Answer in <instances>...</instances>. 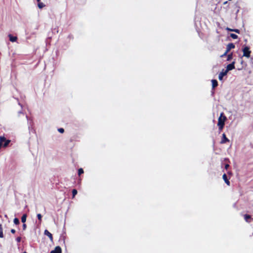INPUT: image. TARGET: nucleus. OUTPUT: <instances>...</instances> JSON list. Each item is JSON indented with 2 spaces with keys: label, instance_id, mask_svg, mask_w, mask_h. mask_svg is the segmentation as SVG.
Here are the masks:
<instances>
[{
  "label": "nucleus",
  "instance_id": "f257e3e1",
  "mask_svg": "<svg viewBox=\"0 0 253 253\" xmlns=\"http://www.w3.org/2000/svg\"><path fill=\"white\" fill-rule=\"evenodd\" d=\"M227 120L226 116L224 115L223 113H221L218 119L217 126L219 127V130H221L224 126L225 122Z\"/></svg>",
  "mask_w": 253,
  "mask_h": 253
},
{
  "label": "nucleus",
  "instance_id": "f03ea898",
  "mask_svg": "<svg viewBox=\"0 0 253 253\" xmlns=\"http://www.w3.org/2000/svg\"><path fill=\"white\" fill-rule=\"evenodd\" d=\"M9 142L10 141L9 140H6L4 136H0V149L1 148L2 146L6 147L8 145Z\"/></svg>",
  "mask_w": 253,
  "mask_h": 253
},
{
  "label": "nucleus",
  "instance_id": "7ed1b4c3",
  "mask_svg": "<svg viewBox=\"0 0 253 253\" xmlns=\"http://www.w3.org/2000/svg\"><path fill=\"white\" fill-rule=\"evenodd\" d=\"M243 56L247 58L250 57L251 51L250 50V48L248 46H245L243 48Z\"/></svg>",
  "mask_w": 253,
  "mask_h": 253
},
{
  "label": "nucleus",
  "instance_id": "20e7f679",
  "mask_svg": "<svg viewBox=\"0 0 253 253\" xmlns=\"http://www.w3.org/2000/svg\"><path fill=\"white\" fill-rule=\"evenodd\" d=\"M235 61H233L232 63L228 64L226 69V71L228 72L229 71H231L235 68Z\"/></svg>",
  "mask_w": 253,
  "mask_h": 253
},
{
  "label": "nucleus",
  "instance_id": "39448f33",
  "mask_svg": "<svg viewBox=\"0 0 253 253\" xmlns=\"http://www.w3.org/2000/svg\"><path fill=\"white\" fill-rule=\"evenodd\" d=\"M227 72L225 70L223 69L222 71L219 73L218 76V79L219 80L221 81L224 76L227 75Z\"/></svg>",
  "mask_w": 253,
  "mask_h": 253
},
{
  "label": "nucleus",
  "instance_id": "423d86ee",
  "mask_svg": "<svg viewBox=\"0 0 253 253\" xmlns=\"http://www.w3.org/2000/svg\"><path fill=\"white\" fill-rule=\"evenodd\" d=\"M229 140L226 137V135L224 133L222 134V138L221 141V143H225L226 142H229Z\"/></svg>",
  "mask_w": 253,
  "mask_h": 253
},
{
  "label": "nucleus",
  "instance_id": "0eeeda50",
  "mask_svg": "<svg viewBox=\"0 0 253 253\" xmlns=\"http://www.w3.org/2000/svg\"><path fill=\"white\" fill-rule=\"evenodd\" d=\"M235 47V45L233 43H229L227 45L226 50L227 52H229L231 49L234 48Z\"/></svg>",
  "mask_w": 253,
  "mask_h": 253
},
{
  "label": "nucleus",
  "instance_id": "6e6552de",
  "mask_svg": "<svg viewBox=\"0 0 253 253\" xmlns=\"http://www.w3.org/2000/svg\"><path fill=\"white\" fill-rule=\"evenodd\" d=\"M44 234L49 238L50 241L53 240L52 235L48 230H45L44 231Z\"/></svg>",
  "mask_w": 253,
  "mask_h": 253
},
{
  "label": "nucleus",
  "instance_id": "1a4fd4ad",
  "mask_svg": "<svg viewBox=\"0 0 253 253\" xmlns=\"http://www.w3.org/2000/svg\"><path fill=\"white\" fill-rule=\"evenodd\" d=\"M51 252H53V253H61V249L60 247L57 246Z\"/></svg>",
  "mask_w": 253,
  "mask_h": 253
},
{
  "label": "nucleus",
  "instance_id": "9d476101",
  "mask_svg": "<svg viewBox=\"0 0 253 253\" xmlns=\"http://www.w3.org/2000/svg\"><path fill=\"white\" fill-rule=\"evenodd\" d=\"M51 252H53V253H61V249L60 247L57 246Z\"/></svg>",
  "mask_w": 253,
  "mask_h": 253
},
{
  "label": "nucleus",
  "instance_id": "9b49d317",
  "mask_svg": "<svg viewBox=\"0 0 253 253\" xmlns=\"http://www.w3.org/2000/svg\"><path fill=\"white\" fill-rule=\"evenodd\" d=\"M8 37L9 38V40L11 42H15L17 40V37H16L12 36L11 35H9Z\"/></svg>",
  "mask_w": 253,
  "mask_h": 253
},
{
  "label": "nucleus",
  "instance_id": "f8f14e48",
  "mask_svg": "<svg viewBox=\"0 0 253 253\" xmlns=\"http://www.w3.org/2000/svg\"><path fill=\"white\" fill-rule=\"evenodd\" d=\"M223 180H224L225 182L228 185H230V182L227 179V176L225 174H224L223 175Z\"/></svg>",
  "mask_w": 253,
  "mask_h": 253
},
{
  "label": "nucleus",
  "instance_id": "ddd939ff",
  "mask_svg": "<svg viewBox=\"0 0 253 253\" xmlns=\"http://www.w3.org/2000/svg\"><path fill=\"white\" fill-rule=\"evenodd\" d=\"M211 82H212V85L213 88L215 87L218 84L216 80H212L211 81Z\"/></svg>",
  "mask_w": 253,
  "mask_h": 253
},
{
  "label": "nucleus",
  "instance_id": "4468645a",
  "mask_svg": "<svg viewBox=\"0 0 253 253\" xmlns=\"http://www.w3.org/2000/svg\"><path fill=\"white\" fill-rule=\"evenodd\" d=\"M38 6L39 8L42 9L45 6V4L42 2H39L38 3Z\"/></svg>",
  "mask_w": 253,
  "mask_h": 253
},
{
  "label": "nucleus",
  "instance_id": "2eb2a0df",
  "mask_svg": "<svg viewBox=\"0 0 253 253\" xmlns=\"http://www.w3.org/2000/svg\"><path fill=\"white\" fill-rule=\"evenodd\" d=\"M251 218V216L250 215H248V214H245L244 215V218L245 219V220L249 222V219H250V218Z\"/></svg>",
  "mask_w": 253,
  "mask_h": 253
},
{
  "label": "nucleus",
  "instance_id": "dca6fc26",
  "mask_svg": "<svg viewBox=\"0 0 253 253\" xmlns=\"http://www.w3.org/2000/svg\"><path fill=\"white\" fill-rule=\"evenodd\" d=\"M26 218H27V215L26 214H23L21 217V221L23 222V223H25L26 222Z\"/></svg>",
  "mask_w": 253,
  "mask_h": 253
},
{
  "label": "nucleus",
  "instance_id": "f3484780",
  "mask_svg": "<svg viewBox=\"0 0 253 253\" xmlns=\"http://www.w3.org/2000/svg\"><path fill=\"white\" fill-rule=\"evenodd\" d=\"M3 237V229L2 227L1 224H0V238H2Z\"/></svg>",
  "mask_w": 253,
  "mask_h": 253
},
{
  "label": "nucleus",
  "instance_id": "a211bd4d",
  "mask_svg": "<svg viewBox=\"0 0 253 253\" xmlns=\"http://www.w3.org/2000/svg\"><path fill=\"white\" fill-rule=\"evenodd\" d=\"M230 37L233 39H237L238 38V36L234 34H230Z\"/></svg>",
  "mask_w": 253,
  "mask_h": 253
},
{
  "label": "nucleus",
  "instance_id": "6ab92c4d",
  "mask_svg": "<svg viewBox=\"0 0 253 253\" xmlns=\"http://www.w3.org/2000/svg\"><path fill=\"white\" fill-rule=\"evenodd\" d=\"M37 217H38V219L39 220L40 223H41V221H42V215H41V214L38 213L37 214Z\"/></svg>",
  "mask_w": 253,
  "mask_h": 253
},
{
  "label": "nucleus",
  "instance_id": "aec40b11",
  "mask_svg": "<svg viewBox=\"0 0 253 253\" xmlns=\"http://www.w3.org/2000/svg\"><path fill=\"white\" fill-rule=\"evenodd\" d=\"M14 223L17 225L19 223V220L17 218H15L13 220Z\"/></svg>",
  "mask_w": 253,
  "mask_h": 253
},
{
  "label": "nucleus",
  "instance_id": "412c9836",
  "mask_svg": "<svg viewBox=\"0 0 253 253\" xmlns=\"http://www.w3.org/2000/svg\"><path fill=\"white\" fill-rule=\"evenodd\" d=\"M84 173V170L83 169L81 168V169H79V170H78V174L79 175H80L81 174H82V173Z\"/></svg>",
  "mask_w": 253,
  "mask_h": 253
},
{
  "label": "nucleus",
  "instance_id": "4be33fe9",
  "mask_svg": "<svg viewBox=\"0 0 253 253\" xmlns=\"http://www.w3.org/2000/svg\"><path fill=\"white\" fill-rule=\"evenodd\" d=\"M72 194H73V198H74L75 195L77 194V191L76 189H73L72 191Z\"/></svg>",
  "mask_w": 253,
  "mask_h": 253
},
{
  "label": "nucleus",
  "instance_id": "5701e85b",
  "mask_svg": "<svg viewBox=\"0 0 253 253\" xmlns=\"http://www.w3.org/2000/svg\"><path fill=\"white\" fill-rule=\"evenodd\" d=\"M232 58V54H228V56H227V61H229L230 60H231Z\"/></svg>",
  "mask_w": 253,
  "mask_h": 253
},
{
  "label": "nucleus",
  "instance_id": "b1692460",
  "mask_svg": "<svg viewBox=\"0 0 253 253\" xmlns=\"http://www.w3.org/2000/svg\"><path fill=\"white\" fill-rule=\"evenodd\" d=\"M58 130L60 133H63L64 131V129L62 128H59Z\"/></svg>",
  "mask_w": 253,
  "mask_h": 253
},
{
  "label": "nucleus",
  "instance_id": "393cba45",
  "mask_svg": "<svg viewBox=\"0 0 253 253\" xmlns=\"http://www.w3.org/2000/svg\"><path fill=\"white\" fill-rule=\"evenodd\" d=\"M234 32H236V33L239 34L240 33V30L236 29H234Z\"/></svg>",
  "mask_w": 253,
  "mask_h": 253
},
{
  "label": "nucleus",
  "instance_id": "a878e982",
  "mask_svg": "<svg viewBox=\"0 0 253 253\" xmlns=\"http://www.w3.org/2000/svg\"><path fill=\"white\" fill-rule=\"evenodd\" d=\"M226 30H227L228 31L234 32V29H231V28H226Z\"/></svg>",
  "mask_w": 253,
  "mask_h": 253
},
{
  "label": "nucleus",
  "instance_id": "bb28decb",
  "mask_svg": "<svg viewBox=\"0 0 253 253\" xmlns=\"http://www.w3.org/2000/svg\"><path fill=\"white\" fill-rule=\"evenodd\" d=\"M228 52H227V50H226V51L224 53V54H222V55H221L220 57H224V56H225L227 54Z\"/></svg>",
  "mask_w": 253,
  "mask_h": 253
},
{
  "label": "nucleus",
  "instance_id": "cd10ccee",
  "mask_svg": "<svg viewBox=\"0 0 253 253\" xmlns=\"http://www.w3.org/2000/svg\"><path fill=\"white\" fill-rule=\"evenodd\" d=\"M21 237H17L16 240L17 242H20L21 241Z\"/></svg>",
  "mask_w": 253,
  "mask_h": 253
},
{
  "label": "nucleus",
  "instance_id": "c85d7f7f",
  "mask_svg": "<svg viewBox=\"0 0 253 253\" xmlns=\"http://www.w3.org/2000/svg\"><path fill=\"white\" fill-rule=\"evenodd\" d=\"M229 167V165L228 164L225 165V169H227Z\"/></svg>",
  "mask_w": 253,
  "mask_h": 253
},
{
  "label": "nucleus",
  "instance_id": "c756f323",
  "mask_svg": "<svg viewBox=\"0 0 253 253\" xmlns=\"http://www.w3.org/2000/svg\"><path fill=\"white\" fill-rule=\"evenodd\" d=\"M11 232L12 233H13V234H14V233H15V230L14 229H11Z\"/></svg>",
  "mask_w": 253,
  "mask_h": 253
},
{
  "label": "nucleus",
  "instance_id": "7c9ffc66",
  "mask_svg": "<svg viewBox=\"0 0 253 253\" xmlns=\"http://www.w3.org/2000/svg\"><path fill=\"white\" fill-rule=\"evenodd\" d=\"M23 229H25L26 228V225L24 223L23 225Z\"/></svg>",
  "mask_w": 253,
  "mask_h": 253
},
{
  "label": "nucleus",
  "instance_id": "2f4dec72",
  "mask_svg": "<svg viewBox=\"0 0 253 253\" xmlns=\"http://www.w3.org/2000/svg\"><path fill=\"white\" fill-rule=\"evenodd\" d=\"M38 3L39 2H41V0H37Z\"/></svg>",
  "mask_w": 253,
  "mask_h": 253
},
{
  "label": "nucleus",
  "instance_id": "473e14b6",
  "mask_svg": "<svg viewBox=\"0 0 253 253\" xmlns=\"http://www.w3.org/2000/svg\"><path fill=\"white\" fill-rule=\"evenodd\" d=\"M50 253H53V252H51Z\"/></svg>",
  "mask_w": 253,
  "mask_h": 253
},
{
  "label": "nucleus",
  "instance_id": "72a5a7b5",
  "mask_svg": "<svg viewBox=\"0 0 253 253\" xmlns=\"http://www.w3.org/2000/svg\"><path fill=\"white\" fill-rule=\"evenodd\" d=\"M24 253H27L26 252H24Z\"/></svg>",
  "mask_w": 253,
  "mask_h": 253
}]
</instances>
